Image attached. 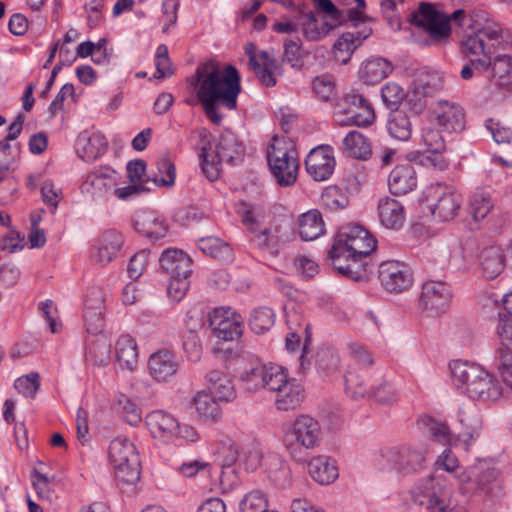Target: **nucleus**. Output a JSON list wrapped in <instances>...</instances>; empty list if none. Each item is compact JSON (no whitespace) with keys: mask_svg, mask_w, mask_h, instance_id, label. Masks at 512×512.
Wrapping results in <instances>:
<instances>
[{"mask_svg":"<svg viewBox=\"0 0 512 512\" xmlns=\"http://www.w3.org/2000/svg\"><path fill=\"white\" fill-rule=\"evenodd\" d=\"M265 378L263 388L274 392L275 395L289 380L286 370L278 365H269Z\"/></svg>","mask_w":512,"mask_h":512,"instance_id":"obj_58","label":"nucleus"},{"mask_svg":"<svg viewBox=\"0 0 512 512\" xmlns=\"http://www.w3.org/2000/svg\"><path fill=\"white\" fill-rule=\"evenodd\" d=\"M199 138L201 169L210 181L219 177L222 163L234 166L244 157L245 146L230 129H225L219 134L214 147L206 130L200 132Z\"/></svg>","mask_w":512,"mask_h":512,"instance_id":"obj_4","label":"nucleus"},{"mask_svg":"<svg viewBox=\"0 0 512 512\" xmlns=\"http://www.w3.org/2000/svg\"><path fill=\"white\" fill-rule=\"evenodd\" d=\"M196 95L207 118L219 125L222 116L217 111L221 104L229 110L237 106V98L241 92V78L233 65H227L222 70L214 61L198 66L195 72Z\"/></svg>","mask_w":512,"mask_h":512,"instance_id":"obj_1","label":"nucleus"},{"mask_svg":"<svg viewBox=\"0 0 512 512\" xmlns=\"http://www.w3.org/2000/svg\"><path fill=\"white\" fill-rule=\"evenodd\" d=\"M391 63L384 58H373L366 61L359 74L361 79L368 84H376L386 78L392 72Z\"/></svg>","mask_w":512,"mask_h":512,"instance_id":"obj_43","label":"nucleus"},{"mask_svg":"<svg viewBox=\"0 0 512 512\" xmlns=\"http://www.w3.org/2000/svg\"><path fill=\"white\" fill-rule=\"evenodd\" d=\"M405 105L415 115L423 112L427 104L425 88L423 86L411 87L404 96Z\"/></svg>","mask_w":512,"mask_h":512,"instance_id":"obj_60","label":"nucleus"},{"mask_svg":"<svg viewBox=\"0 0 512 512\" xmlns=\"http://www.w3.org/2000/svg\"><path fill=\"white\" fill-rule=\"evenodd\" d=\"M324 232V221L318 210H309L299 217V234L303 240H315Z\"/></svg>","mask_w":512,"mask_h":512,"instance_id":"obj_39","label":"nucleus"},{"mask_svg":"<svg viewBox=\"0 0 512 512\" xmlns=\"http://www.w3.org/2000/svg\"><path fill=\"white\" fill-rule=\"evenodd\" d=\"M418 423L426 428L428 435L442 445H450L452 434L449 427L431 417L423 416Z\"/></svg>","mask_w":512,"mask_h":512,"instance_id":"obj_53","label":"nucleus"},{"mask_svg":"<svg viewBox=\"0 0 512 512\" xmlns=\"http://www.w3.org/2000/svg\"><path fill=\"white\" fill-rule=\"evenodd\" d=\"M342 143L344 150L354 158L366 160L372 153L370 142L358 131H350Z\"/></svg>","mask_w":512,"mask_h":512,"instance_id":"obj_48","label":"nucleus"},{"mask_svg":"<svg viewBox=\"0 0 512 512\" xmlns=\"http://www.w3.org/2000/svg\"><path fill=\"white\" fill-rule=\"evenodd\" d=\"M179 367L176 355L169 350H160L153 353L148 361V369L153 378L165 381L173 376Z\"/></svg>","mask_w":512,"mask_h":512,"instance_id":"obj_29","label":"nucleus"},{"mask_svg":"<svg viewBox=\"0 0 512 512\" xmlns=\"http://www.w3.org/2000/svg\"><path fill=\"white\" fill-rule=\"evenodd\" d=\"M316 10L323 14V21H319L314 12H306L304 6L298 7V24L302 36L311 42H317L325 38L344 21V13L336 7L331 0H311Z\"/></svg>","mask_w":512,"mask_h":512,"instance_id":"obj_6","label":"nucleus"},{"mask_svg":"<svg viewBox=\"0 0 512 512\" xmlns=\"http://www.w3.org/2000/svg\"><path fill=\"white\" fill-rule=\"evenodd\" d=\"M135 228L152 241L163 238L168 227L164 220L160 219L153 212H143L137 216Z\"/></svg>","mask_w":512,"mask_h":512,"instance_id":"obj_38","label":"nucleus"},{"mask_svg":"<svg viewBox=\"0 0 512 512\" xmlns=\"http://www.w3.org/2000/svg\"><path fill=\"white\" fill-rule=\"evenodd\" d=\"M245 53L248 56V65L259 79L262 85L272 87L276 84L274 73L279 68L277 60L267 51H256L253 43L245 45Z\"/></svg>","mask_w":512,"mask_h":512,"instance_id":"obj_17","label":"nucleus"},{"mask_svg":"<svg viewBox=\"0 0 512 512\" xmlns=\"http://www.w3.org/2000/svg\"><path fill=\"white\" fill-rule=\"evenodd\" d=\"M369 36L368 33L357 32V35L346 32L334 44L335 58L342 64H346L350 60L351 54Z\"/></svg>","mask_w":512,"mask_h":512,"instance_id":"obj_46","label":"nucleus"},{"mask_svg":"<svg viewBox=\"0 0 512 512\" xmlns=\"http://www.w3.org/2000/svg\"><path fill=\"white\" fill-rule=\"evenodd\" d=\"M378 278L381 286L389 293H402L413 284V273L404 262L388 260L380 264Z\"/></svg>","mask_w":512,"mask_h":512,"instance_id":"obj_15","label":"nucleus"},{"mask_svg":"<svg viewBox=\"0 0 512 512\" xmlns=\"http://www.w3.org/2000/svg\"><path fill=\"white\" fill-rule=\"evenodd\" d=\"M124 244V238L116 230L104 231L95 241L91 258L94 262L105 266L117 256Z\"/></svg>","mask_w":512,"mask_h":512,"instance_id":"obj_21","label":"nucleus"},{"mask_svg":"<svg viewBox=\"0 0 512 512\" xmlns=\"http://www.w3.org/2000/svg\"><path fill=\"white\" fill-rule=\"evenodd\" d=\"M346 392L353 398L371 396V386L368 387L365 380L355 372H348L345 376Z\"/></svg>","mask_w":512,"mask_h":512,"instance_id":"obj_59","label":"nucleus"},{"mask_svg":"<svg viewBox=\"0 0 512 512\" xmlns=\"http://www.w3.org/2000/svg\"><path fill=\"white\" fill-rule=\"evenodd\" d=\"M322 204L331 211H337L347 207L348 196L338 187L327 188L321 196Z\"/></svg>","mask_w":512,"mask_h":512,"instance_id":"obj_57","label":"nucleus"},{"mask_svg":"<svg viewBox=\"0 0 512 512\" xmlns=\"http://www.w3.org/2000/svg\"><path fill=\"white\" fill-rule=\"evenodd\" d=\"M437 124L448 132H461L465 128L463 108L449 101H439L434 110Z\"/></svg>","mask_w":512,"mask_h":512,"instance_id":"obj_25","label":"nucleus"},{"mask_svg":"<svg viewBox=\"0 0 512 512\" xmlns=\"http://www.w3.org/2000/svg\"><path fill=\"white\" fill-rule=\"evenodd\" d=\"M93 298H86L84 320L86 329L91 334H99L104 328L103 298L101 291L94 290Z\"/></svg>","mask_w":512,"mask_h":512,"instance_id":"obj_35","label":"nucleus"},{"mask_svg":"<svg viewBox=\"0 0 512 512\" xmlns=\"http://www.w3.org/2000/svg\"><path fill=\"white\" fill-rule=\"evenodd\" d=\"M290 435L297 445L312 450L320 446L323 432L316 419L309 415H300L294 420Z\"/></svg>","mask_w":512,"mask_h":512,"instance_id":"obj_18","label":"nucleus"},{"mask_svg":"<svg viewBox=\"0 0 512 512\" xmlns=\"http://www.w3.org/2000/svg\"><path fill=\"white\" fill-rule=\"evenodd\" d=\"M109 460L118 481L134 484L140 479L139 453L134 443L129 439L117 437L111 441Z\"/></svg>","mask_w":512,"mask_h":512,"instance_id":"obj_8","label":"nucleus"},{"mask_svg":"<svg viewBox=\"0 0 512 512\" xmlns=\"http://www.w3.org/2000/svg\"><path fill=\"white\" fill-rule=\"evenodd\" d=\"M404 96L402 87L396 83H387L381 89L383 103L392 111L398 110L397 108L403 101Z\"/></svg>","mask_w":512,"mask_h":512,"instance_id":"obj_62","label":"nucleus"},{"mask_svg":"<svg viewBox=\"0 0 512 512\" xmlns=\"http://www.w3.org/2000/svg\"><path fill=\"white\" fill-rule=\"evenodd\" d=\"M108 141L103 134L95 132L81 133L76 140L77 154L85 161L91 162L101 157L107 150Z\"/></svg>","mask_w":512,"mask_h":512,"instance_id":"obj_28","label":"nucleus"},{"mask_svg":"<svg viewBox=\"0 0 512 512\" xmlns=\"http://www.w3.org/2000/svg\"><path fill=\"white\" fill-rule=\"evenodd\" d=\"M377 210L379 222L386 229L399 230L404 225L405 209L398 200L390 197L381 198Z\"/></svg>","mask_w":512,"mask_h":512,"instance_id":"obj_27","label":"nucleus"},{"mask_svg":"<svg viewBox=\"0 0 512 512\" xmlns=\"http://www.w3.org/2000/svg\"><path fill=\"white\" fill-rule=\"evenodd\" d=\"M198 416L205 422L215 423L222 415L219 401L205 391H200L194 398Z\"/></svg>","mask_w":512,"mask_h":512,"instance_id":"obj_44","label":"nucleus"},{"mask_svg":"<svg viewBox=\"0 0 512 512\" xmlns=\"http://www.w3.org/2000/svg\"><path fill=\"white\" fill-rule=\"evenodd\" d=\"M421 140L428 152L441 153L445 150L444 139L437 129L424 127L421 131Z\"/></svg>","mask_w":512,"mask_h":512,"instance_id":"obj_63","label":"nucleus"},{"mask_svg":"<svg viewBox=\"0 0 512 512\" xmlns=\"http://www.w3.org/2000/svg\"><path fill=\"white\" fill-rule=\"evenodd\" d=\"M159 263L163 271L170 277L190 275L192 272L191 259L181 250H165L159 259Z\"/></svg>","mask_w":512,"mask_h":512,"instance_id":"obj_34","label":"nucleus"},{"mask_svg":"<svg viewBox=\"0 0 512 512\" xmlns=\"http://www.w3.org/2000/svg\"><path fill=\"white\" fill-rule=\"evenodd\" d=\"M386 128L389 135L398 141H407L412 135V123L405 112L400 110L390 113Z\"/></svg>","mask_w":512,"mask_h":512,"instance_id":"obj_47","label":"nucleus"},{"mask_svg":"<svg viewBox=\"0 0 512 512\" xmlns=\"http://www.w3.org/2000/svg\"><path fill=\"white\" fill-rule=\"evenodd\" d=\"M189 276L170 277L167 294L172 302L179 303L186 295L190 286Z\"/></svg>","mask_w":512,"mask_h":512,"instance_id":"obj_64","label":"nucleus"},{"mask_svg":"<svg viewBox=\"0 0 512 512\" xmlns=\"http://www.w3.org/2000/svg\"><path fill=\"white\" fill-rule=\"evenodd\" d=\"M303 389L296 379L288 382L275 395V404L278 410L287 411L295 409L303 400Z\"/></svg>","mask_w":512,"mask_h":512,"instance_id":"obj_41","label":"nucleus"},{"mask_svg":"<svg viewBox=\"0 0 512 512\" xmlns=\"http://www.w3.org/2000/svg\"><path fill=\"white\" fill-rule=\"evenodd\" d=\"M477 13H484L485 16L490 19L488 14L484 11H474L468 19L463 9L454 11L449 18L439 12L433 4L422 2L420 3L419 8L410 14L409 20L411 24L426 31L433 43H440L446 41L450 36L451 20L456 22L459 26H464L467 22H470L469 26L473 29V32L471 33L473 34L475 32V22L473 17Z\"/></svg>","mask_w":512,"mask_h":512,"instance_id":"obj_5","label":"nucleus"},{"mask_svg":"<svg viewBox=\"0 0 512 512\" xmlns=\"http://www.w3.org/2000/svg\"><path fill=\"white\" fill-rule=\"evenodd\" d=\"M117 172L110 167H100L87 175L84 186L91 187L94 198H106L114 194L117 185Z\"/></svg>","mask_w":512,"mask_h":512,"instance_id":"obj_23","label":"nucleus"},{"mask_svg":"<svg viewBox=\"0 0 512 512\" xmlns=\"http://www.w3.org/2000/svg\"><path fill=\"white\" fill-rule=\"evenodd\" d=\"M449 497V489L434 476L422 480L412 490L413 502L425 506L429 512H452Z\"/></svg>","mask_w":512,"mask_h":512,"instance_id":"obj_12","label":"nucleus"},{"mask_svg":"<svg viewBox=\"0 0 512 512\" xmlns=\"http://www.w3.org/2000/svg\"><path fill=\"white\" fill-rule=\"evenodd\" d=\"M267 508L268 499L261 490L250 491L239 503L240 512H265Z\"/></svg>","mask_w":512,"mask_h":512,"instance_id":"obj_55","label":"nucleus"},{"mask_svg":"<svg viewBox=\"0 0 512 512\" xmlns=\"http://www.w3.org/2000/svg\"><path fill=\"white\" fill-rule=\"evenodd\" d=\"M307 470L311 478L321 485H329L339 477L335 461L324 455L313 457L307 464Z\"/></svg>","mask_w":512,"mask_h":512,"instance_id":"obj_33","label":"nucleus"},{"mask_svg":"<svg viewBox=\"0 0 512 512\" xmlns=\"http://www.w3.org/2000/svg\"><path fill=\"white\" fill-rule=\"evenodd\" d=\"M491 54V66L487 78L499 87H512V56L499 53Z\"/></svg>","mask_w":512,"mask_h":512,"instance_id":"obj_30","label":"nucleus"},{"mask_svg":"<svg viewBox=\"0 0 512 512\" xmlns=\"http://www.w3.org/2000/svg\"><path fill=\"white\" fill-rule=\"evenodd\" d=\"M479 265L482 275L493 280L499 276L505 267V255L498 246H489L482 250L479 256Z\"/></svg>","mask_w":512,"mask_h":512,"instance_id":"obj_36","label":"nucleus"},{"mask_svg":"<svg viewBox=\"0 0 512 512\" xmlns=\"http://www.w3.org/2000/svg\"><path fill=\"white\" fill-rule=\"evenodd\" d=\"M470 213L474 220L484 219L493 207V202L489 194L485 192L475 193L469 205Z\"/></svg>","mask_w":512,"mask_h":512,"instance_id":"obj_56","label":"nucleus"},{"mask_svg":"<svg viewBox=\"0 0 512 512\" xmlns=\"http://www.w3.org/2000/svg\"><path fill=\"white\" fill-rule=\"evenodd\" d=\"M376 239L362 226L349 224L338 231L329 257L339 273L354 281H366L370 273L369 256Z\"/></svg>","mask_w":512,"mask_h":512,"instance_id":"obj_3","label":"nucleus"},{"mask_svg":"<svg viewBox=\"0 0 512 512\" xmlns=\"http://www.w3.org/2000/svg\"><path fill=\"white\" fill-rule=\"evenodd\" d=\"M116 357L123 369L133 370L138 363V351L135 340L129 335H122L115 345Z\"/></svg>","mask_w":512,"mask_h":512,"instance_id":"obj_45","label":"nucleus"},{"mask_svg":"<svg viewBox=\"0 0 512 512\" xmlns=\"http://www.w3.org/2000/svg\"><path fill=\"white\" fill-rule=\"evenodd\" d=\"M213 334L224 341L238 339L243 332V319L231 308H215L209 316Z\"/></svg>","mask_w":512,"mask_h":512,"instance_id":"obj_16","label":"nucleus"},{"mask_svg":"<svg viewBox=\"0 0 512 512\" xmlns=\"http://www.w3.org/2000/svg\"><path fill=\"white\" fill-rule=\"evenodd\" d=\"M334 120L341 126H369L375 120L372 104L363 95L346 94L335 106Z\"/></svg>","mask_w":512,"mask_h":512,"instance_id":"obj_10","label":"nucleus"},{"mask_svg":"<svg viewBox=\"0 0 512 512\" xmlns=\"http://www.w3.org/2000/svg\"><path fill=\"white\" fill-rule=\"evenodd\" d=\"M475 32L466 35L461 41V53L468 61L461 69L463 80H470L474 73H485L491 66V54L506 50L512 45V35L501 24L488 19L484 13L473 17Z\"/></svg>","mask_w":512,"mask_h":512,"instance_id":"obj_2","label":"nucleus"},{"mask_svg":"<svg viewBox=\"0 0 512 512\" xmlns=\"http://www.w3.org/2000/svg\"><path fill=\"white\" fill-rule=\"evenodd\" d=\"M198 248L212 258L221 261H231L233 250L229 244L217 237H205L198 241Z\"/></svg>","mask_w":512,"mask_h":512,"instance_id":"obj_49","label":"nucleus"},{"mask_svg":"<svg viewBox=\"0 0 512 512\" xmlns=\"http://www.w3.org/2000/svg\"><path fill=\"white\" fill-rule=\"evenodd\" d=\"M274 316V312L270 308L259 307L251 313L249 325L255 333L262 334L273 326Z\"/></svg>","mask_w":512,"mask_h":512,"instance_id":"obj_54","label":"nucleus"},{"mask_svg":"<svg viewBox=\"0 0 512 512\" xmlns=\"http://www.w3.org/2000/svg\"><path fill=\"white\" fill-rule=\"evenodd\" d=\"M267 162L278 185L292 186L297 179L299 162L292 141L274 136L267 148Z\"/></svg>","mask_w":512,"mask_h":512,"instance_id":"obj_7","label":"nucleus"},{"mask_svg":"<svg viewBox=\"0 0 512 512\" xmlns=\"http://www.w3.org/2000/svg\"><path fill=\"white\" fill-rule=\"evenodd\" d=\"M146 425L154 438L164 442L173 441L179 428V422L171 414L162 410L147 414Z\"/></svg>","mask_w":512,"mask_h":512,"instance_id":"obj_24","label":"nucleus"},{"mask_svg":"<svg viewBox=\"0 0 512 512\" xmlns=\"http://www.w3.org/2000/svg\"><path fill=\"white\" fill-rule=\"evenodd\" d=\"M428 208L440 221L452 220L462 203V197L452 188L436 184L427 192Z\"/></svg>","mask_w":512,"mask_h":512,"instance_id":"obj_13","label":"nucleus"},{"mask_svg":"<svg viewBox=\"0 0 512 512\" xmlns=\"http://www.w3.org/2000/svg\"><path fill=\"white\" fill-rule=\"evenodd\" d=\"M111 345L104 337L90 343L86 353V362L94 366H104L110 361Z\"/></svg>","mask_w":512,"mask_h":512,"instance_id":"obj_50","label":"nucleus"},{"mask_svg":"<svg viewBox=\"0 0 512 512\" xmlns=\"http://www.w3.org/2000/svg\"><path fill=\"white\" fill-rule=\"evenodd\" d=\"M502 388L498 380L488 371H484L483 375L476 381L468 392V397L481 401H495L500 398Z\"/></svg>","mask_w":512,"mask_h":512,"instance_id":"obj_37","label":"nucleus"},{"mask_svg":"<svg viewBox=\"0 0 512 512\" xmlns=\"http://www.w3.org/2000/svg\"><path fill=\"white\" fill-rule=\"evenodd\" d=\"M157 172L151 177L156 186L171 187L175 184L176 169L167 155H163L156 161Z\"/></svg>","mask_w":512,"mask_h":512,"instance_id":"obj_52","label":"nucleus"},{"mask_svg":"<svg viewBox=\"0 0 512 512\" xmlns=\"http://www.w3.org/2000/svg\"><path fill=\"white\" fill-rule=\"evenodd\" d=\"M450 371L453 384L457 389H462L468 395L470 388L483 375L484 369L475 363L455 360L450 363Z\"/></svg>","mask_w":512,"mask_h":512,"instance_id":"obj_26","label":"nucleus"},{"mask_svg":"<svg viewBox=\"0 0 512 512\" xmlns=\"http://www.w3.org/2000/svg\"><path fill=\"white\" fill-rule=\"evenodd\" d=\"M451 298V287L446 282L428 280L422 285L419 306L429 316L435 317L446 312Z\"/></svg>","mask_w":512,"mask_h":512,"instance_id":"obj_14","label":"nucleus"},{"mask_svg":"<svg viewBox=\"0 0 512 512\" xmlns=\"http://www.w3.org/2000/svg\"><path fill=\"white\" fill-rule=\"evenodd\" d=\"M495 335L497 337L500 359L512 356V318L505 313H499L495 325Z\"/></svg>","mask_w":512,"mask_h":512,"instance_id":"obj_42","label":"nucleus"},{"mask_svg":"<svg viewBox=\"0 0 512 512\" xmlns=\"http://www.w3.org/2000/svg\"><path fill=\"white\" fill-rule=\"evenodd\" d=\"M457 419L462 426L459 440L464 449L469 450L481 434L483 424L481 414L475 404L469 403L459 408Z\"/></svg>","mask_w":512,"mask_h":512,"instance_id":"obj_20","label":"nucleus"},{"mask_svg":"<svg viewBox=\"0 0 512 512\" xmlns=\"http://www.w3.org/2000/svg\"><path fill=\"white\" fill-rule=\"evenodd\" d=\"M243 221L252 233V245L270 254H277L281 243L278 227L259 229L250 213L244 216Z\"/></svg>","mask_w":512,"mask_h":512,"instance_id":"obj_22","label":"nucleus"},{"mask_svg":"<svg viewBox=\"0 0 512 512\" xmlns=\"http://www.w3.org/2000/svg\"><path fill=\"white\" fill-rule=\"evenodd\" d=\"M335 164L333 151L326 145L313 148L305 159L306 171L315 181L328 179L333 174Z\"/></svg>","mask_w":512,"mask_h":512,"instance_id":"obj_19","label":"nucleus"},{"mask_svg":"<svg viewBox=\"0 0 512 512\" xmlns=\"http://www.w3.org/2000/svg\"><path fill=\"white\" fill-rule=\"evenodd\" d=\"M118 411L121 413L124 421L132 426H137L141 420V412L137 405L129 398L122 395L118 400Z\"/></svg>","mask_w":512,"mask_h":512,"instance_id":"obj_61","label":"nucleus"},{"mask_svg":"<svg viewBox=\"0 0 512 512\" xmlns=\"http://www.w3.org/2000/svg\"><path fill=\"white\" fill-rule=\"evenodd\" d=\"M380 456L389 470L401 476L420 473L426 466V450L410 444L384 448Z\"/></svg>","mask_w":512,"mask_h":512,"instance_id":"obj_9","label":"nucleus"},{"mask_svg":"<svg viewBox=\"0 0 512 512\" xmlns=\"http://www.w3.org/2000/svg\"><path fill=\"white\" fill-rule=\"evenodd\" d=\"M209 394L219 402H230L236 398L231 378L220 370H211L206 375Z\"/></svg>","mask_w":512,"mask_h":512,"instance_id":"obj_31","label":"nucleus"},{"mask_svg":"<svg viewBox=\"0 0 512 512\" xmlns=\"http://www.w3.org/2000/svg\"><path fill=\"white\" fill-rule=\"evenodd\" d=\"M498 477L499 470L488 461H479L457 475L464 493L472 494L481 491L486 495L491 494L495 488L499 487Z\"/></svg>","mask_w":512,"mask_h":512,"instance_id":"obj_11","label":"nucleus"},{"mask_svg":"<svg viewBox=\"0 0 512 512\" xmlns=\"http://www.w3.org/2000/svg\"><path fill=\"white\" fill-rule=\"evenodd\" d=\"M311 88L316 97L325 102L332 101L337 96L335 77L328 73L314 77Z\"/></svg>","mask_w":512,"mask_h":512,"instance_id":"obj_51","label":"nucleus"},{"mask_svg":"<svg viewBox=\"0 0 512 512\" xmlns=\"http://www.w3.org/2000/svg\"><path fill=\"white\" fill-rule=\"evenodd\" d=\"M417 185L416 172L410 164L396 166L389 175V190L394 195H405Z\"/></svg>","mask_w":512,"mask_h":512,"instance_id":"obj_32","label":"nucleus"},{"mask_svg":"<svg viewBox=\"0 0 512 512\" xmlns=\"http://www.w3.org/2000/svg\"><path fill=\"white\" fill-rule=\"evenodd\" d=\"M269 365L263 364L259 359H253L240 373L239 378L249 391L263 388Z\"/></svg>","mask_w":512,"mask_h":512,"instance_id":"obj_40","label":"nucleus"}]
</instances>
